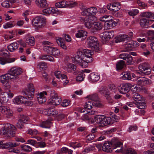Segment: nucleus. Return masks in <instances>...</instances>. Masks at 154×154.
I'll list each match as a JSON object with an SVG mask.
<instances>
[{
  "instance_id": "obj_16",
  "label": "nucleus",
  "mask_w": 154,
  "mask_h": 154,
  "mask_svg": "<svg viewBox=\"0 0 154 154\" xmlns=\"http://www.w3.org/2000/svg\"><path fill=\"white\" fill-rule=\"evenodd\" d=\"M114 35V32L112 30L106 31L101 34L102 39L108 40L112 38Z\"/></svg>"
},
{
  "instance_id": "obj_38",
  "label": "nucleus",
  "mask_w": 154,
  "mask_h": 154,
  "mask_svg": "<svg viewBox=\"0 0 154 154\" xmlns=\"http://www.w3.org/2000/svg\"><path fill=\"white\" fill-rule=\"evenodd\" d=\"M102 123V127H104L110 124L111 122V118L110 117H106L104 116Z\"/></svg>"
},
{
  "instance_id": "obj_44",
  "label": "nucleus",
  "mask_w": 154,
  "mask_h": 154,
  "mask_svg": "<svg viewBox=\"0 0 154 154\" xmlns=\"http://www.w3.org/2000/svg\"><path fill=\"white\" fill-rule=\"evenodd\" d=\"M63 40L60 38L56 40V41L58 45L62 48L66 49V45L65 42L63 41Z\"/></svg>"
},
{
  "instance_id": "obj_18",
  "label": "nucleus",
  "mask_w": 154,
  "mask_h": 154,
  "mask_svg": "<svg viewBox=\"0 0 154 154\" xmlns=\"http://www.w3.org/2000/svg\"><path fill=\"white\" fill-rule=\"evenodd\" d=\"M122 146L120 149H117L115 151L117 152H122L123 154H137L135 151L132 148H128L126 149L123 150L122 148Z\"/></svg>"
},
{
  "instance_id": "obj_10",
  "label": "nucleus",
  "mask_w": 154,
  "mask_h": 154,
  "mask_svg": "<svg viewBox=\"0 0 154 154\" xmlns=\"http://www.w3.org/2000/svg\"><path fill=\"white\" fill-rule=\"evenodd\" d=\"M22 69L20 68L14 67L8 71V73L11 77H12L13 79H16L18 75L22 73Z\"/></svg>"
},
{
  "instance_id": "obj_63",
  "label": "nucleus",
  "mask_w": 154,
  "mask_h": 154,
  "mask_svg": "<svg viewBox=\"0 0 154 154\" xmlns=\"http://www.w3.org/2000/svg\"><path fill=\"white\" fill-rule=\"evenodd\" d=\"M15 24L11 22H8L5 23L4 25H3V27L5 29H7L8 28H10L13 27Z\"/></svg>"
},
{
  "instance_id": "obj_46",
  "label": "nucleus",
  "mask_w": 154,
  "mask_h": 154,
  "mask_svg": "<svg viewBox=\"0 0 154 154\" xmlns=\"http://www.w3.org/2000/svg\"><path fill=\"white\" fill-rule=\"evenodd\" d=\"M51 52L50 53V54L52 55L54 57H56L59 55L60 51L59 50L57 49V48L53 47Z\"/></svg>"
},
{
  "instance_id": "obj_8",
  "label": "nucleus",
  "mask_w": 154,
  "mask_h": 154,
  "mask_svg": "<svg viewBox=\"0 0 154 154\" xmlns=\"http://www.w3.org/2000/svg\"><path fill=\"white\" fill-rule=\"evenodd\" d=\"M62 101L61 98L57 94H55L49 100L48 104L50 105L57 106L60 104Z\"/></svg>"
},
{
  "instance_id": "obj_7",
  "label": "nucleus",
  "mask_w": 154,
  "mask_h": 154,
  "mask_svg": "<svg viewBox=\"0 0 154 154\" xmlns=\"http://www.w3.org/2000/svg\"><path fill=\"white\" fill-rule=\"evenodd\" d=\"M87 43L88 47L92 48H97L99 46V43L97 38L95 36L88 37L87 40Z\"/></svg>"
},
{
  "instance_id": "obj_54",
  "label": "nucleus",
  "mask_w": 154,
  "mask_h": 154,
  "mask_svg": "<svg viewBox=\"0 0 154 154\" xmlns=\"http://www.w3.org/2000/svg\"><path fill=\"white\" fill-rule=\"evenodd\" d=\"M85 75L83 72L79 73L76 77V80L79 82H81L83 81L85 78Z\"/></svg>"
},
{
  "instance_id": "obj_3",
  "label": "nucleus",
  "mask_w": 154,
  "mask_h": 154,
  "mask_svg": "<svg viewBox=\"0 0 154 154\" xmlns=\"http://www.w3.org/2000/svg\"><path fill=\"white\" fill-rule=\"evenodd\" d=\"M113 145V149L121 147L122 145V143L118 141L116 139H113L112 140V142H106L102 146V150L107 152H111L112 151V146Z\"/></svg>"
},
{
  "instance_id": "obj_19",
  "label": "nucleus",
  "mask_w": 154,
  "mask_h": 154,
  "mask_svg": "<svg viewBox=\"0 0 154 154\" xmlns=\"http://www.w3.org/2000/svg\"><path fill=\"white\" fill-rule=\"evenodd\" d=\"M47 93L46 92L43 91L38 94L37 98L39 103H43L46 101V98L45 95H47Z\"/></svg>"
},
{
  "instance_id": "obj_64",
  "label": "nucleus",
  "mask_w": 154,
  "mask_h": 154,
  "mask_svg": "<svg viewBox=\"0 0 154 154\" xmlns=\"http://www.w3.org/2000/svg\"><path fill=\"white\" fill-rule=\"evenodd\" d=\"M139 12L138 10L136 9H133L131 11H129L128 14L130 16H135Z\"/></svg>"
},
{
  "instance_id": "obj_50",
  "label": "nucleus",
  "mask_w": 154,
  "mask_h": 154,
  "mask_svg": "<svg viewBox=\"0 0 154 154\" xmlns=\"http://www.w3.org/2000/svg\"><path fill=\"white\" fill-rule=\"evenodd\" d=\"M125 65V62L123 60H120L117 63L116 65L117 70H120L123 69Z\"/></svg>"
},
{
  "instance_id": "obj_9",
  "label": "nucleus",
  "mask_w": 154,
  "mask_h": 154,
  "mask_svg": "<svg viewBox=\"0 0 154 154\" xmlns=\"http://www.w3.org/2000/svg\"><path fill=\"white\" fill-rule=\"evenodd\" d=\"M132 87V85L130 83H124L122 84L119 86L118 90L120 93L122 94H126Z\"/></svg>"
},
{
  "instance_id": "obj_21",
  "label": "nucleus",
  "mask_w": 154,
  "mask_h": 154,
  "mask_svg": "<svg viewBox=\"0 0 154 154\" xmlns=\"http://www.w3.org/2000/svg\"><path fill=\"white\" fill-rule=\"evenodd\" d=\"M0 111L5 115L7 116V117L12 116V111L7 106H2L0 107Z\"/></svg>"
},
{
  "instance_id": "obj_48",
  "label": "nucleus",
  "mask_w": 154,
  "mask_h": 154,
  "mask_svg": "<svg viewBox=\"0 0 154 154\" xmlns=\"http://www.w3.org/2000/svg\"><path fill=\"white\" fill-rule=\"evenodd\" d=\"M136 106L140 109H143L146 106L145 103L143 101L136 102L135 103Z\"/></svg>"
},
{
  "instance_id": "obj_27",
  "label": "nucleus",
  "mask_w": 154,
  "mask_h": 154,
  "mask_svg": "<svg viewBox=\"0 0 154 154\" xmlns=\"http://www.w3.org/2000/svg\"><path fill=\"white\" fill-rule=\"evenodd\" d=\"M52 120V119L51 118H50L48 120L43 122L40 125V126L43 128H49L51 124V121Z\"/></svg>"
},
{
  "instance_id": "obj_1",
  "label": "nucleus",
  "mask_w": 154,
  "mask_h": 154,
  "mask_svg": "<svg viewBox=\"0 0 154 154\" xmlns=\"http://www.w3.org/2000/svg\"><path fill=\"white\" fill-rule=\"evenodd\" d=\"M23 96H19L16 97L14 99V102L17 104L21 103H24L26 102L27 97L30 100L32 98L34 94V86L32 84H29L28 87V88L24 92Z\"/></svg>"
},
{
  "instance_id": "obj_56",
  "label": "nucleus",
  "mask_w": 154,
  "mask_h": 154,
  "mask_svg": "<svg viewBox=\"0 0 154 154\" xmlns=\"http://www.w3.org/2000/svg\"><path fill=\"white\" fill-rule=\"evenodd\" d=\"M89 8L83 9L82 12V14L83 16H85L86 17H90L91 16Z\"/></svg>"
},
{
  "instance_id": "obj_53",
  "label": "nucleus",
  "mask_w": 154,
  "mask_h": 154,
  "mask_svg": "<svg viewBox=\"0 0 154 154\" xmlns=\"http://www.w3.org/2000/svg\"><path fill=\"white\" fill-rule=\"evenodd\" d=\"M83 50L82 51L79 50L77 52L76 54L75 55L76 59H79V60H80L82 59L84 57H83Z\"/></svg>"
},
{
  "instance_id": "obj_40",
  "label": "nucleus",
  "mask_w": 154,
  "mask_h": 154,
  "mask_svg": "<svg viewBox=\"0 0 154 154\" xmlns=\"http://www.w3.org/2000/svg\"><path fill=\"white\" fill-rule=\"evenodd\" d=\"M26 43L31 46L34 45L35 43V39L33 36L27 37L26 38Z\"/></svg>"
},
{
  "instance_id": "obj_58",
  "label": "nucleus",
  "mask_w": 154,
  "mask_h": 154,
  "mask_svg": "<svg viewBox=\"0 0 154 154\" xmlns=\"http://www.w3.org/2000/svg\"><path fill=\"white\" fill-rule=\"evenodd\" d=\"M83 55L85 56V57H91L92 56V54L90 51L87 49H85L83 50Z\"/></svg>"
},
{
  "instance_id": "obj_28",
  "label": "nucleus",
  "mask_w": 154,
  "mask_h": 154,
  "mask_svg": "<svg viewBox=\"0 0 154 154\" xmlns=\"http://www.w3.org/2000/svg\"><path fill=\"white\" fill-rule=\"evenodd\" d=\"M100 106V104L98 103H93L91 101H89L86 102L84 106V108H86V109H90L92 108V106Z\"/></svg>"
},
{
  "instance_id": "obj_31",
  "label": "nucleus",
  "mask_w": 154,
  "mask_h": 154,
  "mask_svg": "<svg viewBox=\"0 0 154 154\" xmlns=\"http://www.w3.org/2000/svg\"><path fill=\"white\" fill-rule=\"evenodd\" d=\"M146 33L149 36L146 39L147 42H151L154 40V31L152 30H148Z\"/></svg>"
},
{
  "instance_id": "obj_52",
  "label": "nucleus",
  "mask_w": 154,
  "mask_h": 154,
  "mask_svg": "<svg viewBox=\"0 0 154 154\" xmlns=\"http://www.w3.org/2000/svg\"><path fill=\"white\" fill-rule=\"evenodd\" d=\"M2 6L6 8H10L11 7L12 4L8 0H5L1 4Z\"/></svg>"
},
{
  "instance_id": "obj_5",
  "label": "nucleus",
  "mask_w": 154,
  "mask_h": 154,
  "mask_svg": "<svg viewBox=\"0 0 154 154\" xmlns=\"http://www.w3.org/2000/svg\"><path fill=\"white\" fill-rule=\"evenodd\" d=\"M138 69L140 73L149 75L151 73V68L149 64L147 62H144L139 64Z\"/></svg>"
},
{
  "instance_id": "obj_43",
  "label": "nucleus",
  "mask_w": 154,
  "mask_h": 154,
  "mask_svg": "<svg viewBox=\"0 0 154 154\" xmlns=\"http://www.w3.org/2000/svg\"><path fill=\"white\" fill-rule=\"evenodd\" d=\"M76 68V66L74 64L69 63L67 64V71L69 72H71L73 71H75Z\"/></svg>"
},
{
  "instance_id": "obj_35",
  "label": "nucleus",
  "mask_w": 154,
  "mask_h": 154,
  "mask_svg": "<svg viewBox=\"0 0 154 154\" xmlns=\"http://www.w3.org/2000/svg\"><path fill=\"white\" fill-rule=\"evenodd\" d=\"M67 2L65 0H63L61 2L56 3L55 6L58 8H67Z\"/></svg>"
},
{
  "instance_id": "obj_11",
  "label": "nucleus",
  "mask_w": 154,
  "mask_h": 154,
  "mask_svg": "<svg viewBox=\"0 0 154 154\" xmlns=\"http://www.w3.org/2000/svg\"><path fill=\"white\" fill-rule=\"evenodd\" d=\"M137 83L139 85H145L151 84L152 82L151 80L145 77H137Z\"/></svg>"
},
{
  "instance_id": "obj_39",
  "label": "nucleus",
  "mask_w": 154,
  "mask_h": 154,
  "mask_svg": "<svg viewBox=\"0 0 154 154\" xmlns=\"http://www.w3.org/2000/svg\"><path fill=\"white\" fill-rule=\"evenodd\" d=\"M57 11L56 10L51 7L48 8L47 9L43 10L42 11V12L44 13V15L45 14H49L52 13H56Z\"/></svg>"
},
{
  "instance_id": "obj_37",
  "label": "nucleus",
  "mask_w": 154,
  "mask_h": 154,
  "mask_svg": "<svg viewBox=\"0 0 154 154\" xmlns=\"http://www.w3.org/2000/svg\"><path fill=\"white\" fill-rule=\"evenodd\" d=\"M122 77L124 80H130L132 79L131 76L129 72H123L122 74Z\"/></svg>"
},
{
  "instance_id": "obj_23",
  "label": "nucleus",
  "mask_w": 154,
  "mask_h": 154,
  "mask_svg": "<svg viewBox=\"0 0 154 154\" xmlns=\"http://www.w3.org/2000/svg\"><path fill=\"white\" fill-rule=\"evenodd\" d=\"M11 79H12V77H11L8 73L0 76V82L3 84L8 83Z\"/></svg>"
},
{
  "instance_id": "obj_45",
  "label": "nucleus",
  "mask_w": 154,
  "mask_h": 154,
  "mask_svg": "<svg viewBox=\"0 0 154 154\" xmlns=\"http://www.w3.org/2000/svg\"><path fill=\"white\" fill-rule=\"evenodd\" d=\"M78 63L82 68H86L88 65V63L86 60H85V58H83L82 59L80 60V61H79Z\"/></svg>"
},
{
  "instance_id": "obj_20",
  "label": "nucleus",
  "mask_w": 154,
  "mask_h": 154,
  "mask_svg": "<svg viewBox=\"0 0 154 154\" xmlns=\"http://www.w3.org/2000/svg\"><path fill=\"white\" fill-rule=\"evenodd\" d=\"M100 78V76L97 73L94 72L91 73L88 77L89 81L92 83H94L98 81Z\"/></svg>"
},
{
  "instance_id": "obj_26",
  "label": "nucleus",
  "mask_w": 154,
  "mask_h": 154,
  "mask_svg": "<svg viewBox=\"0 0 154 154\" xmlns=\"http://www.w3.org/2000/svg\"><path fill=\"white\" fill-rule=\"evenodd\" d=\"M140 24L142 28H147L149 25V20L146 18H142L140 20Z\"/></svg>"
},
{
  "instance_id": "obj_15",
  "label": "nucleus",
  "mask_w": 154,
  "mask_h": 154,
  "mask_svg": "<svg viewBox=\"0 0 154 154\" xmlns=\"http://www.w3.org/2000/svg\"><path fill=\"white\" fill-rule=\"evenodd\" d=\"M119 57L120 58L126 60L128 64H132V57L130 54L126 53H122L119 55Z\"/></svg>"
},
{
  "instance_id": "obj_51",
  "label": "nucleus",
  "mask_w": 154,
  "mask_h": 154,
  "mask_svg": "<svg viewBox=\"0 0 154 154\" xmlns=\"http://www.w3.org/2000/svg\"><path fill=\"white\" fill-rule=\"evenodd\" d=\"M22 149L26 152H29L32 151V148L29 146L26 145H22L20 146Z\"/></svg>"
},
{
  "instance_id": "obj_61",
  "label": "nucleus",
  "mask_w": 154,
  "mask_h": 154,
  "mask_svg": "<svg viewBox=\"0 0 154 154\" xmlns=\"http://www.w3.org/2000/svg\"><path fill=\"white\" fill-rule=\"evenodd\" d=\"M91 16L95 15L97 12V9L95 7L89 8Z\"/></svg>"
},
{
  "instance_id": "obj_14",
  "label": "nucleus",
  "mask_w": 154,
  "mask_h": 154,
  "mask_svg": "<svg viewBox=\"0 0 154 154\" xmlns=\"http://www.w3.org/2000/svg\"><path fill=\"white\" fill-rule=\"evenodd\" d=\"M119 57L120 58L126 60L128 64H132V57L130 54L126 53H122L119 55Z\"/></svg>"
},
{
  "instance_id": "obj_36",
  "label": "nucleus",
  "mask_w": 154,
  "mask_h": 154,
  "mask_svg": "<svg viewBox=\"0 0 154 154\" xmlns=\"http://www.w3.org/2000/svg\"><path fill=\"white\" fill-rule=\"evenodd\" d=\"M87 32L83 30H79L76 34L75 36L77 38H83V39L86 38Z\"/></svg>"
},
{
  "instance_id": "obj_25",
  "label": "nucleus",
  "mask_w": 154,
  "mask_h": 154,
  "mask_svg": "<svg viewBox=\"0 0 154 154\" xmlns=\"http://www.w3.org/2000/svg\"><path fill=\"white\" fill-rule=\"evenodd\" d=\"M140 15L141 17L150 18V20L154 21V14L150 12H143L141 13Z\"/></svg>"
},
{
  "instance_id": "obj_29",
  "label": "nucleus",
  "mask_w": 154,
  "mask_h": 154,
  "mask_svg": "<svg viewBox=\"0 0 154 154\" xmlns=\"http://www.w3.org/2000/svg\"><path fill=\"white\" fill-rule=\"evenodd\" d=\"M132 97L133 100L136 102L143 101L142 97L138 93L134 92L132 94Z\"/></svg>"
},
{
  "instance_id": "obj_22",
  "label": "nucleus",
  "mask_w": 154,
  "mask_h": 154,
  "mask_svg": "<svg viewBox=\"0 0 154 154\" xmlns=\"http://www.w3.org/2000/svg\"><path fill=\"white\" fill-rule=\"evenodd\" d=\"M94 27L91 29V32L92 33L96 32L98 30L101 29L103 27L102 23L99 22L94 23Z\"/></svg>"
},
{
  "instance_id": "obj_4",
  "label": "nucleus",
  "mask_w": 154,
  "mask_h": 154,
  "mask_svg": "<svg viewBox=\"0 0 154 154\" xmlns=\"http://www.w3.org/2000/svg\"><path fill=\"white\" fill-rule=\"evenodd\" d=\"M46 19L42 16H36L32 20V26L36 29L41 28L44 26L45 23Z\"/></svg>"
},
{
  "instance_id": "obj_6",
  "label": "nucleus",
  "mask_w": 154,
  "mask_h": 154,
  "mask_svg": "<svg viewBox=\"0 0 154 154\" xmlns=\"http://www.w3.org/2000/svg\"><path fill=\"white\" fill-rule=\"evenodd\" d=\"M96 18L94 16L90 17H82L80 18V20L82 22H83L86 27L88 29H90L94 24Z\"/></svg>"
},
{
  "instance_id": "obj_12",
  "label": "nucleus",
  "mask_w": 154,
  "mask_h": 154,
  "mask_svg": "<svg viewBox=\"0 0 154 154\" xmlns=\"http://www.w3.org/2000/svg\"><path fill=\"white\" fill-rule=\"evenodd\" d=\"M55 76L57 79L61 78L62 81L61 82L63 83L64 86L66 85L69 82V81L67 80V78L66 75L62 74L61 72L60 71H56L54 72Z\"/></svg>"
},
{
  "instance_id": "obj_57",
  "label": "nucleus",
  "mask_w": 154,
  "mask_h": 154,
  "mask_svg": "<svg viewBox=\"0 0 154 154\" xmlns=\"http://www.w3.org/2000/svg\"><path fill=\"white\" fill-rule=\"evenodd\" d=\"M27 133L31 135H36L39 134L37 130L34 129L32 130L30 129H29L28 130Z\"/></svg>"
},
{
  "instance_id": "obj_32",
  "label": "nucleus",
  "mask_w": 154,
  "mask_h": 154,
  "mask_svg": "<svg viewBox=\"0 0 154 154\" xmlns=\"http://www.w3.org/2000/svg\"><path fill=\"white\" fill-rule=\"evenodd\" d=\"M15 60L14 58H10L5 59V58L0 57V64L4 65L6 63H9L14 62Z\"/></svg>"
},
{
  "instance_id": "obj_33",
  "label": "nucleus",
  "mask_w": 154,
  "mask_h": 154,
  "mask_svg": "<svg viewBox=\"0 0 154 154\" xmlns=\"http://www.w3.org/2000/svg\"><path fill=\"white\" fill-rule=\"evenodd\" d=\"M104 116L103 115H97L94 117V120L96 122L100 124V126L102 127V123Z\"/></svg>"
},
{
  "instance_id": "obj_34",
  "label": "nucleus",
  "mask_w": 154,
  "mask_h": 154,
  "mask_svg": "<svg viewBox=\"0 0 154 154\" xmlns=\"http://www.w3.org/2000/svg\"><path fill=\"white\" fill-rule=\"evenodd\" d=\"M116 25V23L111 18L106 22V23L105 24V26L108 29H111L113 27L115 26Z\"/></svg>"
},
{
  "instance_id": "obj_59",
  "label": "nucleus",
  "mask_w": 154,
  "mask_h": 154,
  "mask_svg": "<svg viewBox=\"0 0 154 154\" xmlns=\"http://www.w3.org/2000/svg\"><path fill=\"white\" fill-rule=\"evenodd\" d=\"M137 3L141 9H145L147 8V5L144 2H141L140 1H137Z\"/></svg>"
},
{
  "instance_id": "obj_47",
  "label": "nucleus",
  "mask_w": 154,
  "mask_h": 154,
  "mask_svg": "<svg viewBox=\"0 0 154 154\" xmlns=\"http://www.w3.org/2000/svg\"><path fill=\"white\" fill-rule=\"evenodd\" d=\"M39 58L42 60H47L51 61H52L54 60V58L50 56L46 55H43L40 56Z\"/></svg>"
},
{
  "instance_id": "obj_17",
  "label": "nucleus",
  "mask_w": 154,
  "mask_h": 154,
  "mask_svg": "<svg viewBox=\"0 0 154 154\" xmlns=\"http://www.w3.org/2000/svg\"><path fill=\"white\" fill-rule=\"evenodd\" d=\"M107 8L109 10L116 12L121 8V6L119 3L116 2L112 4H108L107 6Z\"/></svg>"
},
{
  "instance_id": "obj_24",
  "label": "nucleus",
  "mask_w": 154,
  "mask_h": 154,
  "mask_svg": "<svg viewBox=\"0 0 154 154\" xmlns=\"http://www.w3.org/2000/svg\"><path fill=\"white\" fill-rule=\"evenodd\" d=\"M35 3L38 7L42 8H46L48 5L46 0H35Z\"/></svg>"
},
{
  "instance_id": "obj_55",
  "label": "nucleus",
  "mask_w": 154,
  "mask_h": 154,
  "mask_svg": "<svg viewBox=\"0 0 154 154\" xmlns=\"http://www.w3.org/2000/svg\"><path fill=\"white\" fill-rule=\"evenodd\" d=\"M5 93H4L3 94L2 93L0 94V102L1 103H5L7 101L8 99L6 98L5 95Z\"/></svg>"
},
{
  "instance_id": "obj_13",
  "label": "nucleus",
  "mask_w": 154,
  "mask_h": 154,
  "mask_svg": "<svg viewBox=\"0 0 154 154\" xmlns=\"http://www.w3.org/2000/svg\"><path fill=\"white\" fill-rule=\"evenodd\" d=\"M42 44L44 46L43 47L44 51L50 54L52 50H53L52 46L54 45L53 44L48 41H45L42 42Z\"/></svg>"
},
{
  "instance_id": "obj_2",
  "label": "nucleus",
  "mask_w": 154,
  "mask_h": 154,
  "mask_svg": "<svg viewBox=\"0 0 154 154\" xmlns=\"http://www.w3.org/2000/svg\"><path fill=\"white\" fill-rule=\"evenodd\" d=\"M17 129L13 125L9 123L5 124L0 130V134L9 139L15 136Z\"/></svg>"
},
{
  "instance_id": "obj_30",
  "label": "nucleus",
  "mask_w": 154,
  "mask_h": 154,
  "mask_svg": "<svg viewBox=\"0 0 154 154\" xmlns=\"http://www.w3.org/2000/svg\"><path fill=\"white\" fill-rule=\"evenodd\" d=\"M45 114L48 116H54L58 114V111L54 109H49L45 111Z\"/></svg>"
},
{
  "instance_id": "obj_60",
  "label": "nucleus",
  "mask_w": 154,
  "mask_h": 154,
  "mask_svg": "<svg viewBox=\"0 0 154 154\" xmlns=\"http://www.w3.org/2000/svg\"><path fill=\"white\" fill-rule=\"evenodd\" d=\"M132 45V42L131 43H129L125 45V49L124 51L125 52H128L132 49L133 47Z\"/></svg>"
},
{
  "instance_id": "obj_41",
  "label": "nucleus",
  "mask_w": 154,
  "mask_h": 154,
  "mask_svg": "<svg viewBox=\"0 0 154 154\" xmlns=\"http://www.w3.org/2000/svg\"><path fill=\"white\" fill-rule=\"evenodd\" d=\"M18 47V44L16 42L11 44L8 46V50L11 51H13L17 49Z\"/></svg>"
},
{
  "instance_id": "obj_49",
  "label": "nucleus",
  "mask_w": 154,
  "mask_h": 154,
  "mask_svg": "<svg viewBox=\"0 0 154 154\" xmlns=\"http://www.w3.org/2000/svg\"><path fill=\"white\" fill-rule=\"evenodd\" d=\"M112 18L111 16L106 15L100 17L99 19L100 21L106 22Z\"/></svg>"
},
{
  "instance_id": "obj_42",
  "label": "nucleus",
  "mask_w": 154,
  "mask_h": 154,
  "mask_svg": "<svg viewBox=\"0 0 154 154\" xmlns=\"http://www.w3.org/2000/svg\"><path fill=\"white\" fill-rule=\"evenodd\" d=\"M86 98L94 101H98L99 99L97 94L96 93L88 95L86 97Z\"/></svg>"
},
{
  "instance_id": "obj_62",
  "label": "nucleus",
  "mask_w": 154,
  "mask_h": 154,
  "mask_svg": "<svg viewBox=\"0 0 154 154\" xmlns=\"http://www.w3.org/2000/svg\"><path fill=\"white\" fill-rule=\"evenodd\" d=\"M105 97L106 98L109 104H113L114 100L108 94H105Z\"/></svg>"
}]
</instances>
